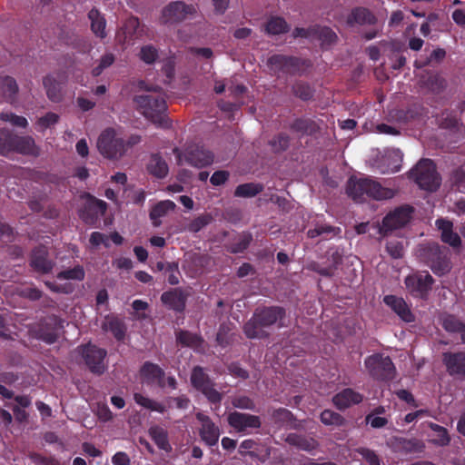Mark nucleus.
<instances>
[{"label":"nucleus","instance_id":"1","mask_svg":"<svg viewBox=\"0 0 465 465\" xmlns=\"http://www.w3.org/2000/svg\"><path fill=\"white\" fill-rule=\"evenodd\" d=\"M286 316V311L281 306H269L257 308L250 320H248L242 331L248 339L263 340L270 336L265 328L271 327L278 323V327H282V320Z\"/></svg>","mask_w":465,"mask_h":465},{"label":"nucleus","instance_id":"2","mask_svg":"<svg viewBox=\"0 0 465 465\" xmlns=\"http://www.w3.org/2000/svg\"><path fill=\"white\" fill-rule=\"evenodd\" d=\"M346 192L353 201L359 203L368 199L387 200L394 196L393 190L381 186L379 182L370 177H351L347 182Z\"/></svg>","mask_w":465,"mask_h":465},{"label":"nucleus","instance_id":"3","mask_svg":"<svg viewBox=\"0 0 465 465\" xmlns=\"http://www.w3.org/2000/svg\"><path fill=\"white\" fill-rule=\"evenodd\" d=\"M416 253L419 260L438 276H443L451 270L450 252L446 246L426 242L418 246Z\"/></svg>","mask_w":465,"mask_h":465},{"label":"nucleus","instance_id":"4","mask_svg":"<svg viewBox=\"0 0 465 465\" xmlns=\"http://www.w3.org/2000/svg\"><path fill=\"white\" fill-rule=\"evenodd\" d=\"M143 115L156 126L169 128L171 123L165 112L166 101L159 94H142L134 98Z\"/></svg>","mask_w":465,"mask_h":465},{"label":"nucleus","instance_id":"5","mask_svg":"<svg viewBox=\"0 0 465 465\" xmlns=\"http://www.w3.org/2000/svg\"><path fill=\"white\" fill-rule=\"evenodd\" d=\"M267 65L274 74L282 73L302 76L312 67V63L310 59L277 54L268 58Z\"/></svg>","mask_w":465,"mask_h":465},{"label":"nucleus","instance_id":"6","mask_svg":"<svg viewBox=\"0 0 465 465\" xmlns=\"http://www.w3.org/2000/svg\"><path fill=\"white\" fill-rule=\"evenodd\" d=\"M420 188L428 192H436L441 183V178L437 172L436 165L430 159H421L410 172Z\"/></svg>","mask_w":465,"mask_h":465},{"label":"nucleus","instance_id":"7","mask_svg":"<svg viewBox=\"0 0 465 465\" xmlns=\"http://www.w3.org/2000/svg\"><path fill=\"white\" fill-rule=\"evenodd\" d=\"M193 389L201 392L211 404L220 405L223 395L215 389V382L202 366H194L190 374Z\"/></svg>","mask_w":465,"mask_h":465},{"label":"nucleus","instance_id":"8","mask_svg":"<svg viewBox=\"0 0 465 465\" xmlns=\"http://www.w3.org/2000/svg\"><path fill=\"white\" fill-rule=\"evenodd\" d=\"M370 376L376 381H390L396 376V368L390 356L373 353L364 360Z\"/></svg>","mask_w":465,"mask_h":465},{"label":"nucleus","instance_id":"9","mask_svg":"<svg viewBox=\"0 0 465 465\" xmlns=\"http://www.w3.org/2000/svg\"><path fill=\"white\" fill-rule=\"evenodd\" d=\"M180 164L183 158L191 166L203 168L211 165L214 161V154L203 145L198 143L188 144L183 153L178 148L173 150Z\"/></svg>","mask_w":465,"mask_h":465},{"label":"nucleus","instance_id":"10","mask_svg":"<svg viewBox=\"0 0 465 465\" xmlns=\"http://www.w3.org/2000/svg\"><path fill=\"white\" fill-rule=\"evenodd\" d=\"M97 148L107 159L118 160L124 155V138L119 137L115 129L108 127L98 137Z\"/></svg>","mask_w":465,"mask_h":465},{"label":"nucleus","instance_id":"11","mask_svg":"<svg viewBox=\"0 0 465 465\" xmlns=\"http://www.w3.org/2000/svg\"><path fill=\"white\" fill-rule=\"evenodd\" d=\"M435 281L427 271L409 274L404 279L408 292L416 299L427 300Z\"/></svg>","mask_w":465,"mask_h":465},{"label":"nucleus","instance_id":"12","mask_svg":"<svg viewBox=\"0 0 465 465\" xmlns=\"http://www.w3.org/2000/svg\"><path fill=\"white\" fill-rule=\"evenodd\" d=\"M84 364L88 370L95 375H102L106 371L104 360L107 356L106 350L91 342L82 344L78 347Z\"/></svg>","mask_w":465,"mask_h":465},{"label":"nucleus","instance_id":"13","mask_svg":"<svg viewBox=\"0 0 465 465\" xmlns=\"http://www.w3.org/2000/svg\"><path fill=\"white\" fill-rule=\"evenodd\" d=\"M412 213L413 207L409 205L396 208L389 213L382 220L380 233L387 236L393 230L405 226L410 222Z\"/></svg>","mask_w":465,"mask_h":465},{"label":"nucleus","instance_id":"14","mask_svg":"<svg viewBox=\"0 0 465 465\" xmlns=\"http://www.w3.org/2000/svg\"><path fill=\"white\" fill-rule=\"evenodd\" d=\"M227 422L236 432L244 434L249 433L252 430H258L262 427L259 416L236 411L228 414Z\"/></svg>","mask_w":465,"mask_h":465},{"label":"nucleus","instance_id":"15","mask_svg":"<svg viewBox=\"0 0 465 465\" xmlns=\"http://www.w3.org/2000/svg\"><path fill=\"white\" fill-rule=\"evenodd\" d=\"M195 417L201 424L199 428L201 440L210 448L216 446L222 433L220 427L203 412H197Z\"/></svg>","mask_w":465,"mask_h":465},{"label":"nucleus","instance_id":"16","mask_svg":"<svg viewBox=\"0 0 465 465\" xmlns=\"http://www.w3.org/2000/svg\"><path fill=\"white\" fill-rule=\"evenodd\" d=\"M196 13L193 5L185 4L183 1L170 3L163 10V22L164 24L180 23L187 18L189 15Z\"/></svg>","mask_w":465,"mask_h":465},{"label":"nucleus","instance_id":"17","mask_svg":"<svg viewBox=\"0 0 465 465\" xmlns=\"http://www.w3.org/2000/svg\"><path fill=\"white\" fill-rule=\"evenodd\" d=\"M62 327L61 320L56 315H49L41 320L36 337L47 344H53L59 338L58 330Z\"/></svg>","mask_w":465,"mask_h":465},{"label":"nucleus","instance_id":"18","mask_svg":"<svg viewBox=\"0 0 465 465\" xmlns=\"http://www.w3.org/2000/svg\"><path fill=\"white\" fill-rule=\"evenodd\" d=\"M383 302L387 305L402 322L411 323L415 322V315L406 301L402 297L389 294L383 297Z\"/></svg>","mask_w":465,"mask_h":465},{"label":"nucleus","instance_id":"19","mask_svg":"<svg viewBox=\"0 0 465 465\" xmlns=\"http://www.w3.org/2000/svg\"><path fill=\"white\" fill-rule=\"evenodd\" d=\"M142 381L147 385L156 384L159 388L165 387V372L156 363L145 361L139 371Z\"/></svg>","mask_w":465,"mask_h":465},{"label":"nucleus","instance_id":"20","mask_svg":"<svg viewBox=\"0 0 465 465\" xmlns=\"http://www.w3.org/2000/svg\"><path fill=\"white\" fill-rule=\"evenodd\" d=\"M30 266L41 274H48L52 272L54 262L48 258V251L44 245L35 247L30 255Z\"/></svg>","mask_w":465,"mask_h":465},{"label":"nucleus","instance_id":"21","mask_svg":"<svg viewBox=\"0 0 465 465\" xmlns=\"http://www.w3.org/2000/svg\"><path fill=\"white\" fill-rule=\"evenodd\" d=\"M442 362L450 376L465 378V351L444 352Z\"/></svg>","mask_w":465,"mask_h":465},{"label":"nucleus","instance_id":"22","mask_svg":"<svg viewBox=\"0 0 465 465\" xmlns=\"http://www.w3.org/2000/svg\"><path fill=\"white\" fill-rule=\"evenodd\" d=\"M189 295L190 293L182 288H174L164 292L161 295V301L169 309L176 312H183L185 310Z\"/></svg>","mask_w":465,"mask_h":465},{"label":"nucleus","instance_id":"23","mask_svg":"<svg viewBox=\"0 0 465 465\" xmlns=\"http://www.w3.org/2000/svg\"><path fill=\"white\" fill-rule=\"evenodd\" d=\"M107 210V203L100 199L89 195L84 207L80 211V217L85 223H93L98 215H104Z\"/></svg>","mask_w":465,"mask_h":465},{"label":"nucleus","instance_id":"24","mask_svg":"<svg viewBox=\"0 0 465 465\" xmlns=\"http://www.w3.org/2000/svg\"><path fill=\"white\" fill-rule=\"evenodd\" d=\"M289 129L300 137L313 136L320 131V126L315 120L308 116L295 117L289 124Z\"/></svg>","mask_w":465,"mask_h":465},{"label":"nucleus","instance_id":"25","mask_svg":"<svg viewBox=\"0 0 465 465\" xmlns=\"http://www.w3.org/2000/svg\"><path fill=\"white\" fill-rule=\"evenodd\" d=\"M391 446L395 452L404 455L420 453L425 449L422 440L415 438L393 437Z\"/></svg>","mask_w":465,"mask_h":465},{"label":"nucleus","instance_id":"26","mask_svg":"<svg viewBox=\"0 0 465 465\" xmlns=\"http://www.w3.org/2000/svg\"><path fill=\"white\" fill-rule=\"evenodd\" d=\"M363 395L351 388H346L336 393L332 398L334 406L339 411H344L363 401Z\"/></svg>","mask_w":465,"mask_h":465},{"label":"nucleus","instance_id":"27","mask_svg":"<svg viewBox=\"0 0 465 465\" xmlns=\"http://www.w3.org/2000/svg\"><path fill=\"white\" fill-rule=\"evenodd\" d=\"M436 225L440 231V239L444 243L449 244L454 250L461 247L460 236L453 231L451 221L440 218L436 220Z\"/></svg>","mask_w":465,"mask_h":465},{"label":"nucleus","instance_id":"28","mask_svg":"<svg viewBox=\"0 0 465 465\" xmlns=\"http://www.w3.org/2000/svg\"><path fill=\"white\" fill-rule=\"evenodd\" d=\"M143 27L137 17L131 16L125 20L117 37L120 42L130 44L134 39H138L143 35Z\"/></svg>","mask_w":465,"mask_h":465},{"label":"nucleus","instance_id":"29","mask_svg":"<svg viewBox=\"0 0 465 465\" xmlns=\"http://www.w3.org/2000/svg\"><path fill=\"white\" fill-rule=\"evenodd\" d=\"M12 153L37 157L40 155L41 150L39 146L35 144L33 137L15 134Z\"/></svg>","mask_w":465,"mask_h":465},{"label":"nucleus","instance_id":"30","mask_svg":"<svg viewBox=\"0 0 465 465\" xmlns=\"http://www.w3.org/2000/svg\"><path fill=\"white\" fill-rule=\"evenodd\" d=\"M338 36L336 33L328 26L313 25L312 40H318L322 49H328L336 43Z\"/></svg>","mask_w":465,"mask_h":465},{"label":"nucleus","instance_id":"31","mask_svg":"<svg viewBox=\"0 0 465 465\" xmlns=\"http://www.w3.org/2000/svg\"><path fill=\"white\" fill-rule=\"evenodd\" d=\"M148 434L160 450L167 453L173 450L172 445L169 442L168 431L165 429L154 425L149 428Z\"/></svg>","mask_w":465,"mask_h":465},{"label":"nucleus","instance_id":"32","mask_svg":"<svg viewBox=\"0 0 465 465\" xmlns=\"http://www.w3.org/2000/svg\"><path fill=\"white\" fill-rule=\"evenodd\" d=\"M285 442L291 446H294L299 450L304 451H312L318 446L317 441L312 438H308L304 435L297 433H289L285 438Z\"/></svg>","mask_w":465,"mask_h":465},{"label":"nucleus","instance_id":"33","mask_svg":"<svg viewBox=\"0 0 465 465\" xmlns=\"http://www.w3.org/2000/svg\"><path fill=\"white\" fill-rule=\"evenodd\" d=\"M376 20L375 15L370 9L359 6L351 10L347 21L350 25H373L376 23Z\"/></svg>","mask_w":465,"mask_h":465},{"label":"nucleus","instance_id":"34","mask_svg":"<svg viewBox=\"0 0 465 465\" xmlns=\"http://www.w3.org/2000/svg\"><path fill=\"white\" fill-rule=\"evenodd\" d=\"M88 18L91 22L92 32L99 38L104 39L106 36V20L101 12L94 7L88 13Z\"/></svg>","mask_w":465,"mask_h":465},{"label":"nucleus","instance_id":"35","mask_svg":"<svg viewBox=\"0 0 465 465\" xmlns=\"http://www.w3.org/2000/svg\"><path fill=\"white\" fill-rule=\"evenodd\" d=\"M175 203L171 200H164L157 203L150 211V219L154 226L161 224L160 218L165 216L168 212L174 210Z\"/></svg>","mask_w":465,"mask_h":465},{"label":"nucleus","instance_id":"36","mask_svg":"<svg viewBox=\"0 0 465 465\" xmlns=\"http://www.w3.org/2000/svg\"><path fill=\"white\" fill-rule=\"evenodd\" d=\"M176 341L183 347L193 349H197L203 343V339L201 335L185 330H180L176 332Z\"/></svg>","mask_w":465,"mask_h":465},{"label":"nucleus","instance_id":"37","mask_svg":"<svg viewBox=\"0 0 465 465\" xmlns=\"http://www.w3.org/2000/svg\"><path fill=\"white\" fill-rule=\"evenodd\" d=\"M291 29L289 24L281 16H272L265 24V33L271 35L285 34Z\"/></svg>","mask_w":465,"mask_h":465},{"label":"nucleus","instance_id":"38","mask_svg":"<svg viewBox=\"0 0 465 465\" xmlns=\"http://www.w3.org/2000/svg\"><path fill=\"white\" fill-rule=\"evenodd\" d=\"M147 169L156 178L162 179L168 174V165L159 154H153L151 156Z\"/></svg>","mask_w":465,"mask_h":465},{"label":"nucleus","instance_id":"39","mask_svg":"<svg viewBox=\"0 0 465 465\" xmlns=\"http://www.w3.org/2000/svg\"><path fill=\"white\" fill-rule=\"evenodd\" d=\"M43 84L45 88L48 98L54 103L60 102L62 99L61 84L52 75L48 74L44 77Z\"/></svg>","mask_w":465,"mask_h":465},{"label":"nucleus","instance_id":"40","mask_svg":"<svg viewBox=\"0 0 465 465\" xmlns=\"http://www.w3.org/2000/svg\"><path fill=\"white\" fill-rule=\"evenodd\" d=\"M0 90L9 103H14L18 93L16 81L11 76H5L0 79Z\"/></svg>","mask_w":465,"mask_h":465},{"label":"nucleus","instance_id":"41","mask_svg":"<svg viewBox=\"0 0 465 465\" xmlns=\"http://www.w3.org/2000/svg\"><path fill=\"white\" fill-rule=\"evenodd\" d=\"M263 189V184L260 183H242L235 188L234 196L241 198H252L261 193Z\"/></svg>","mask_w":465,"mask_h":465},{"label":"nucleus","instance_id":"42","mask_svg":"<svg viewBox=\"0 0 465 465\" xmlns=\"http://www.w3.org/2000/svg\"><path fill=\"white\" fill-rule=\"evenodd\" d=\"M442 326L449 332L460 333V340L465 344V323L453 315H448L444 318Z\"/></svg>","mask_w":465,"mask_h":465},{"label":"nucleus","instance_id":"43","mask_svg":"<svg viewBox=\"0 0 465 465\" xmlns=\"http://www.w3.org/2000/svg\"><path fill=\"white\" fill-rule=\"evenodd\" d=\"M292 94L302 101H309L313 98L315 90L308 83L296 81L292 86Z\"/></svg>","mask_w":465,"mask_h":465},{"label":"nucleus","instance_id":"44","mask_svg":"<svg viewBox=\"0 0 465 465\" xmlns=\"http://www.w3.org/2000/svg\"><path fill=\"white\" fill-rule=\"evenodd\" d=\"M104 326L107 331L112 332L117 341H121L124 339L126 333V326L122 320L114 317L111 318L107 320Z\"/></svg>","mask_w":465,"mask_h":465},{"label":"nucleus","instance_id":"45","mask_svg":"<svg viewBox=\"0 0 465 465\" xmlns=\"http://www.w3.org/2000/svg\"><path fill=\"white\" fill-rule=\"evenodd\" d=\"M272 420L278 427H283L292 423L294 420L293 414L285 408H278L272 411Z\"/></svg>","mask_w":465,"mask_h":465},{"label":"nucleus","instance_id":"46","mask_svg":"<svg viewBox=\"0 0 465 465\" xmlns=\"http://www.w3.org/2000/svg\"><path fill=\"white\" fill-rule=\"evenodd\" d=\"M134 400L138 405L147 410L157 411L159 413H163L166 411L164 405L153 400H151L141 393H134Z\"/></svg>","mask_w":465,"mask_h":465},{"label":"nucleus","instance_id":"47","mask_svg":"<svg viewBox=\"0 0 465 465\" xmlns=\"http://www.w3.org/2000/svg\"><path fill=\"white\" fill-rule=\"evenodd\" d=\"M290 136L285 133H280L269 141V145L273 153H279L285 152L290 146Z\"/></svg>","mask_w":465,"mask_h":465},{"label":"nucleus","instance_id":"48","mask_svg":"<svg viewBox=\"0 0 465 465\" xmlns=\"http://www.w3.org/2000/svg\"><path fill=\"white\" fill-rule=\"evenodd\" d=\"M15 134L7 129H0V154L7 156L12 153Z\"/></svg>","mask_w":465,"mask_h":465},{"label":"nucleus","instance_id":"49","mask_svg":"<svg viewBox=\"0 0 465 465\" xmlns=\"http://www.w3.org/2000/svg\"><path fill=\"white\" fill-rule=\"evenodd\" d=\"M321 421L327 426H343L345 419L338 412L331 410H324L320 415Z\"/></svg>","mask_w":465,"mask_h":465},{"label":"nucleus","instance_id":"50","mask_svg":"<svg viewBox=\"0 0 465 465\" xmlns=\"http://www.w3.org/2000/svg\"><path fill=\"white\" fill-rule=\"evenodd\" d=\"M84 270L82 265H76L74 268L61 271L57 273L56 277L59 280H74L82 281L84 279Z\"/></svg>","mask_w":465,"mask_h":465},{"label":"nucleus","instance_id":"51","mask_svg":"<svg viewBox=\"0 0 465 465\" xmlns=\"http://www.w3.org/2000/svg\"><path fill=\"white\" fill-rule=\"evenodd\" d=\"M213 218L211 213H203L202 215L197 216L194 218L189 224H188V231L191 232H198L203 228L207 226L213 222Z\"/></svg>","mask_w":465,"mask_h":465},{"label":"nucleus","instance_id":"52","mask_svg":"<svg viewBox=\"0 0 465 465\" xmlns=\"http://www.w3.org/2000/svg\"><path fill=\"white\" fill-rule=\"evenodd\" d=\"M232 405L240 410L256 411L254 401L247 395H236L232 399Z\"/></svg>","mask_w":465,"mask_h":465},{"label":"nucleus","instance_id":"53","mask_svg":"<svg viewBox=\"0 0 465 465\" xmlns=\"http://www.w3.org/2000/svg\"><path fill=\"white\" fill-rule=\"evenodd\" d=\"M241 456H248L252 460H257L261 464H264L271 457V448L265 447L262 450H253L249 451L239 450Z\"/></svg>","mask_w":465,"mask_h":465},{"label":"nucleus","instance_id":"54","mask_svg":"<svg viewBox=\"0 0 465 465\" xmlns=\"http://www.w3.org/2000/svg\"><path fill=\"white\" fill-rule=\"evenodd\" d=\"M450 180L452 187L460 193H465V164L453 171Z\"/></svg>","mask_w":465,"mask_h":465},{"label":"nucleus","instance_id":"55","mask_svg":"<svg viewBox=\"0 0 465 465\" xmlns=\"http://www.w3.org/2000/svg\"><path fill=\"white\" fill-rule=\"evenodd\" d=\"M430 428L437 433V438L433 440L436 445L443 447L450 444V437L446 428L436 423H430Z\"/></svg>","mask_w":465,"mask_h":465},{"label":"nucleus","instance_id":"56","mask_svg":"<svg viewBox=\"0 0 465 465\" xmlns=\"http://www.w3.org/2000/svg\"><path fill=\"white\" fill-rule=\"evenodd\" d=\"M158 56V49L153 45H143L139 53L140 59L147 64H153Z\"/></svg>","mask_w":465,"mask_h":465},{"label":"nucleus","instance_id":"57","mask_svg":"<svg viewBox=\"0 0 465 465\" xmlns=\"http://www.w3.org/2000/svg\"><path fill=\"white\" fill-rule=\"evenodd\" d=\"M426 85L432 93L440 94L446 88L447 83L440 75L432 74L428 77Z\"/></svg>","mask_w":465,"mask_h":465},{"label":"nucleus","instance_id":"58","mask_svg":"<svg viewBox=\"0 0 465 465\" xmlns=\"http://www.w3.org/2000/svg\"><path fill=\"white\" fill-rule=\"evenodd\" d=\"M386 251L393 259L401 258L404 254L403 243L398 239L390 240L386 243Z\"/></svg>","mask_w":465,"mask_h":465},{"label":"nucleus","instance_id":"59","mask_svg":"<svg viewBox=\"0 0 465 465\" xmlns=\"http://www.w3.org/2000/svg\"><path fill=\"white\" fill-rule=\"evenodd\" d=\"M252 241V234L244 233L240 237V239L236 242H233L231 244L228 251L231 253L243 252L249 247Z\"/></svg>","mask_w":465,"mask_h":465},{"label":"nucleus","instance_id":"60","mask_svg":"<svg viewBox=\"0 0 465 465\" xmlns=\"http://www.w3.org/2000/svg\"><path fill=\"white\" fill-rule=\"evenodd\" d=\"M29 459L35 465H62L54 456H44L37 452H31Z\"/></svg>","mask_w":465,"mask_h":465},{"label":"nucleus","instance_id":"61","mask_svg":"<svg viewBox=\"0 0 465 465\" xmlns=\"http://www.w3.org/2000/svg\"><path fill=\"white\" fill-rule=\"evenodd\" d=\"M0 119L4 122L11 123L14 126L25 128L28 125V122L25 117L16 115L13 113H2L0 114Z\"/></svg>","mask_w":465,"mask_h":465},{"label":"nucleus","instance_id":"62","mask_svg":"<svg viewBox=\"0 0 465 465\" xmlns=\"http://www.w3.org/2000/svg\"><path fill=\"white\" fill-rule=\"evenodd\" d=\"M165 272L168 273L167 281L171 285H177L180 282L181 273L178 262H168Z\"/></svg>","mask_w":465,"mask_h":465},{"label":"nucleus","instance_id":"63","mask_svg":"<svg viewBox=\"0 0 465 465\" xmlns=\"http://www.w3.org/2000/svg\"><path fill=\"white\" fill-rule=\"evenodd\" d=\"M114 55L113 54H105L100 59L99 64L93 68L92 74L94 76H99L103 71L111 66L114 62Z\"/></svg>","mask_w":465,"mask_h":465},{"label":"nucleus","instance_id":"64","mask_svg":"<svg viewBox=\"0 0 465 465\" xmlns=\"http://www.w3.org/2000/svg\"><path fill=\"white\" fill-rule=\"evenodd\" d=\"M358 452L369 463V465L381 464V460L374 450L367 448H361L358 450Z\"/></svg>","mask_w":465,"mask_h":465}]
</instances>
